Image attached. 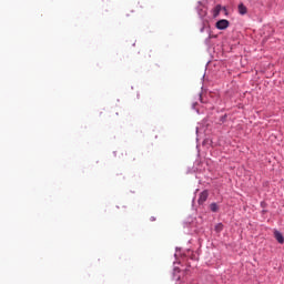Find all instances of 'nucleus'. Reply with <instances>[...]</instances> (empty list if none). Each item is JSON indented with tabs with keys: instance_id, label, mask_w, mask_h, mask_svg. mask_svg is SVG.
I'll return each instance as SVG.
<instances>
[{
	"instance_id": "obj_1",
	"label": "nucleus",
	"mask_w": 284,
	"mask_h": 284,
	"mask_svg": "<svg viewBox=\"0 0 284 284\" xmlns=\"http://www.w3.org/2000/svg\"><path fill=\"white\" fill-rule=\"evenodd\" d=\"M221 10H223V12L225 14H227V8L222 7L221 4L215 6V8L212 10V14H213V19H216V17H219V14H221Z\"/></svg>"
},
{
	"instance_id": "obj_8",
	"label": "nucleus",
	"mask_w": 284,
	"mask_h": 284,
	"mask_svg": "<svg viewBox=\"0 0 284 284\" xmlns=\"http://www.w3.org/2000/svg\"><path fill=\"white\" fill-rule=\"evenodd\" d=\"M211 212H219V205H216V203H212L210 205Z\"/></svg>"
},
{
	"instance_id": "obj_3",
	"label": "nucleus",
	"mask_w": 284,
	"mask_h": 284,
	"mask_svg": "<svg viewBox=\"0 0 284 284\" xmlns=\"http://www.w3.org/2000/svg\"><path fill=\"white\" fill-rule=\"evenodd\" d=\"M140 54L142 59H151L152 58V49L144 47L140 50Z\"/></svg>"
},
{
	"instance_id": "obj_2",
	"label": "nucleus",
	"mask_w": 284,
	"mask_h": 284,
	"mask_svg": "<svg viewBox=\"0 0 284 284\" xmlns=\"http://www.w3.org/2000/svg\"><path fill=\"white\" fill-rule=\"evenodd\" d=\"M215 28H217V30H227V28H230V21L226 19L219 20Z\"/></svg>"
},
{
	"instance_id": "obj_6",
	"label": "nucleus",
	"mask_w": 284,
	"mask_h": 284,
	"mask_svg": "<svg viewBox=\"0 0 284 284\" xmlns=\"http://www.w3.org/2000/svg\"><path fill=\"white\" fill-rule=\"evenodd\" d=\"M239 13L240 14H247V7H245L243 3L239 4Z\"/></svg>"
},
{
	"instance_id": "obj_4",
	"label": "nucleus",
	"mask_w": 284,
	"mask_h": 284,
	"mask_svg": "<svg viewBox=\"0 0 284 284\" xmlns=\"http://www.w3.org/2000/svg\"><path fill=\"white\" fill-rule=\"evenodd\" d=\"M207 196H209L207 191L201 192L199 200H197L199 205H203V203H205V201H207Z\"/></svg>"
},
{
	"instance_id": "obj_5",
	"label": "nucleus",
	"mask_w": 284,
	"mask_h": 284,
	"mask_svg": "<svg viewBox=\"0 0 284 284\" xmlns=\"http://www.w3.org/2000/svg\"><path fill=\"white\" fill-rule=\"evenodd\" d=\"M274 239H276L277 243L283 244L284 243V237H283V233L280 231H274Z\"/></svg>"
},
{
	"instance_id": "obj_9",
	"label": "nucleus",
	"mask_w": 284,
	"mask_h": 284,
	"mask_svg": "<svg viewBox=\"0 0 284 284\" xmlns=\"http://www.w3.org/2000/svg\"><path fill=\"white\" fill-rule=\"evenodd\" d=\"M126 17H130V13H126Z\"/></svg>"
},
{
	"instance_id": "obj_7",
	"label": "nucleus",
	"mask_w": 284,
	"mask_h": 284,
	"mask_svg": "<svg viewBox=\"0 0 284 284\" xmlns=\"http://www.w3.org/2000/svg\"><path fill=\"white\" fill-rule=\"evenodd\" d=\"M223 223H217L214 227L216 234H221V232H223Z\"/></svg>"
}]
</instances>
